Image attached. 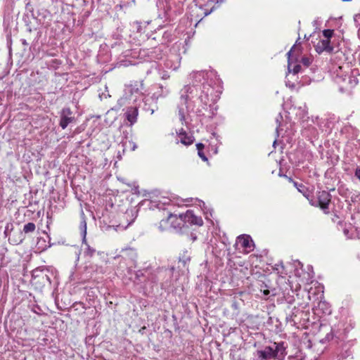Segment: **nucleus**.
Segmentation results:
<instances>
[{
    "mask_svg": "<svg viewBox=\"0 0 360 360\" xmlns=\"http://www.w3.org/2000/svg\"><path fill=\"white\" fill-rule=\"evenodd\" d=\"M23 239H24V238H20V241H19L18 243H22V240H23Z\"/></svg>",
    "mask_w": 360,
    "mask_h": 360,
    "instance_id": "nucleus-32",
    "label": "nucleus"
},
{
    "mask_svg": "<svg viewBox=\"0 0 360 360\" xmlns=\"http://www.w3.org/2000/svg\"><path fill=\"white\" fill-rule=\"evenodd\" d=\"M184 214L176 216L170 214L166 219H163L160 223V228L163 231L169 228L173 229L176 232L184 233H186L185 220L184 219Z\"/></svg>",
    "mask_w": 360,
    "mask_h": 360,
    "instance_id": "nucleus-1",
    "label": "nucleus"
},
{
    "mask_svg": "<svg viewBox=\"0 0 360 360\" xmlns=\"http://www.w3.org/2000/svg\"><path fill=\"white\" fill-rule=\"evenodd\" d=\"M338 192L340 195L345 198H349L352 202H356L357 198L360 196V193L359 191H355L354 192H352L348 188H346L345 190L339 188Z\"/></svg>",
    "mask_w": 360,
    "mask_h": 360,
    "instance_id": "nucleus-11",
    "label": "nucleus"
},
{
    "mask_svg": "<svg viewBox=\"0 0 360 360\" xmlns=\"http://www.w3.org/2000/svg\"><path fill=\"white\" fill-rule=\"evenodd\" d=\"M315 49L319 53H321L323 51L331 53L334 51V47L330 45V40L326 39L320 40L315 46Z\"/></svg>",
    "mask_w": 360,
    "mask_h": 360,
    "instance_id": "nucleus-8",
    "label": "nucleus"
},
{
    "mask_svg": "<svg viewBox=\"0 0 360 360\" xmlns=\"http://www.w3.org/2000/svg\"><path fill=\"white\" fill-rule=\"evenodd\" d=\"M318 204L315 205L312 200H309V202L311 205L319 206L320 208L326 214L328 212V205L331 201V195L326 191H321L317 193Z\"/></svg>",
    "mask_w": 360,
    "mask_h": 360,
    "instance_id": "nucleus-3",
    "label": "nucleus"
},
{
    "mask_svg": "<svg viewBox=\"0 0 360 360\" xmlns=\"http://www.w3.org/2000/svg\"><path fill=\"white\" fill-rule=\"evenodd\" d=\"M358 82L359 81L356 77L352 76L348 77V83L350 88L354 87L358 84Z\"/></svg>",
    "mask_w": 360,
    "mask_h": 360,
    "instance_id": "nucleus-23",
    "label": "nucleus"
},
{
    "mask_svg": "<svg viewBox=\"0 0 360 360\" xmlns=\"http://www.w3.org/2000/svg\"><path fill=\"white\" fill-rule=\"evenodd\" d=\"M80 228L82 230V243L86 245L84 250V254L85 256L91 257L94 255L96 252V250L91 247L87 243L86 239V223L85 220H83L81 222Z\"/></svg>",
    "mask_w": 360,
    "mask_h": 360,
    "instance_id": "nucleus-6",
    "label": "nucleus"
},
{
    "mask_svg": "<svg viewBox=\"0 0 360 360\" xmlns=\"http://www.w3.org/2000/svg\"><path fill=\"white\" fill-rule=\"evenodd\" d=\"M294 186L297 188L299 192L303 194L304 197H306L309 200V194L308 193V189L306 188L304 185L302 184H299L296 181L293 182Z\"/></svg>",
    "mask_w": 360,
    "mask_h": 360,
    "instance_id": "nucleus-15",
    "label": "nucleus"
},
{
    "mask_svg": "<svg viewBox=\"0 0 360 360\" xmlns=\"http://www.w3.org/2000/svg\"><path fill=\"white\" fill-rule=\"evenodd\" d=\"M334 30H324L323 31V35L325 39L330 40V38L333 36Z\"/></svg>",
    "mask_w": 360,
    "mask_h": 360,
    "instance_id": "nucleus-22",
    "label": "nucleus"
},
{
    "mask_svg": "<svg viewBox=\"0 0 360 360\" xmlns=\"http://www.w3.org/2000/svg\"><path fill=\"white\" fill-rule=\"evenodd\" d=\"M191 87L188 86H184L181 91V96L179 103L178 104V114L179 116L180 121L181 122L185 121V113L187 109V102L188 99V93Z\"/></svg>",
    "mask_w": 360,
    "mask_h": 360,
    "instance_id": "nucleus-2",
    "label": "nucleus"
},
{
    "mask_svg": "<svg viewBox=\"0 0 360 360\" xmlns=\"http://www.w3.org/2000/svg\"><path fill=\"white\" fill-rule=\"evenodd\" d=\"M184 219L185 220L186 232L188 230V224L197 225L199 226L203 224L202 219L200 217L195 215L193 211L192 210H187L184 214Z\"/></svg>",
    "mask_w": 360,
    "mask_h": 360,
    "instance_id": "nucleus-5",
    "label": "nucleus"
},
{
    "mask_svg": "<svg viewBox=\"0 0 360 360\" xmlns=\"http://www.w3.org/2000/svg\"><path fill=\"white\" fill-rule=\"evenodd\" d=\"M147 101H148V99H147L146 101H145V105H147Z\"/></svg>",
    "mask_w": 360,
    "mask_h": 360,
    "instance_id": "nucleus-34",
    "label": "nucleus"
},
{
    "mask_svg": "<svg viewBox=\"0 0 360 360\" xmlns=\"http://www.w3.org/2000/svg\"><path fill=\"white\" fill-rule=\"evenodd\" d=\"M46 271V269L42 268H37L32 271V281L33 283H38V279L41 278L43 274Z\"/></svg>",
    "mask_w": 360,
    "mask_h": 360,
    "instance_id": "nucleus-14",
    "label": "nucleus"
},
{
    "mask_svg": "<svg viewBox=\"0 0 360 360\" xmlns=\"http://www.w3.org/2000/svg\"><path fill=\"white\" fill-rule=\"evenodd\" d=\"M72 112L70 108H63L60 113V127L64 129L69 124L75 121V117L72 116Z\"/></svg>",
    "mask_w": 360,
    "mask_h": 360,
    "instance_id": "nucleus-4",
    "label": "nucleus"
},
{
    "mask_svg": "<svg viewBox=\"0 0 360 360\" xmlns=\"http://www.w3.org/2000/svg\"><path fill=\"white\" fill-rule=\"evenodd\" d=\"M301 63L306 67L309 66V65L311 63V58L308 57H302L301 59Z\"/></svg>",
    "mask_w": 360,
    "mask_h": 360,
    "instance_id": "nucleus-24",
    "label": "nucleus"
},
{
    "mask_svg": "<svg viewBox=\"0 0 360 360\" xmlns=\"http://www.w3.org/2000/svg\"><path fill=\"white\" fill-rule=\"evenodd\" d=\"M192 238H193V240H195L197 237L195 236H192Z\"/></svg>",
    "mask_w": 360,
    "mask_h": 360,
    "instance_id": "nucleus-29",
    "label": "nucleus"
},
{
    "mask_svg": "<svg viewBox=\"0 0 360 360\" xmlns=\"http://www.w3.org/2000/svg\"><path fill=\"white\" fill-rule=\"evenodd\" d=\"M184 134H186V133L183 129H181V130L179 133V136L181 138L182 136H184Z\"/></svg>",
    "mask_w": 360,
    "mask_h": 360,
    "instance_id": "nucleus-26",
    "label": "nucleus"
},
{
    "mask_svg": "<svg viewBox=\"0 0 360 360\" xmlns=\"http://www.w3.org/2000/svg\"><path fill=\"white\" fill-rule=\"evenodd\" d=\"M359 34H360V30H359Z\"/></svg>",
    "mask_w": 360,
    "mask_h": 360,
    "instance_id": "nucleus-36",
    "label": "nucleus"
},
{
    "mask_svg": "<svg viewBox=\"0 0 360 360\" xmlns=\"http://www.w3.org/2000/svg\"><path fill=\"white\" fill-rule=\"evenodd\" d=\"M257 356L259 360L276 359L272 345L266 346L264 349L257 350Z\"/></svg>",
    "mask_w": 360,
    "mask_h": 360,
    "instance_id": "nucleus-7",
    "label": "nucleus"
},
{
    "mask_svg": "<svg viewBox=\"0 0 360 360\" xmlns=\"http://www.w3.org/2000/svg\"><path fill=\"white\" fill-rule=\"evenodd\" d=\"M260 290L263 292V294L264 295H271V290H269V286L265 283L262 282V283L260 285Z\"/></svg>",
    "mask_w": 360,
    "mask_h": 360,
    "instance_id": "nucleus-21",
    "label": "nucleus"
},
{
    "mask_svg": "<svg viewBox=\"0 0 360 360\" xmlns=\"http://www.w3.org/2000/svg\"><path fill=\"white\" fill-rule=\"evenodd\" d=\"M28 30H29V32H31V31H32V29L30 27V28L28 29Z\"/></svg>",
    "mask_w": 360,
    "mask_h": 360,
    "instance_id": "nucleus-35",
    "label": "nucleus"
},
{
    "mask_svg": "<svg viewBox=\"0 0 360 360\" xmlns=\"http://www.w3.org/2000/svg\"><path fill=\"white\" fill-rule=\"evenodd\" d=\"M139 110L136 107H129L125 112L127 120L129 122L130 125L134 124L137 121Z\"/></svg>",
    "mask_w": 360,
    "mask_h": 360,
    "instance_id": "nucleus-10",
    "label": "nucleus"
},
{
    "mask_svg": "<svg viewBox=\"0 0 360 360\" xmlns=\"http://www.w3.org/2000/svg\"><path fill=\"white\" fill-rule=\"evenodd\" d=\"M21 42L22 44L25 46H28V43L27 42V41L25 39H21Z\"/></svg>",
    "mask_w": 360,
    "mask_h": 360,
    "instance_id": "nucleus-27",
    "label": "nucleus"
},
{
    "mask_svg": "<svg viewBox=\"0 0 360 360\" xmlns=\"http://www.w3.org/2000/svg\"><path fill=\"white\" fill-rule=\"evenodd\" d=\"M144 110H149L150 109H149V108H146V107L145 106V107H144Z\"/></svg>",
    "mask_w": 360,
    "mask_h": 360,
    "instance_id": "nucleus-33",
    "label": "nucleus"
},
{
    "mask_svg": "<svg viewBox=\"0 0 360 360\" xmlns=\"http://www.w3.org/2000/svg\"><path fill=\"white\" fill-rule=\"evenodd\" d=\"M160 272H167V269H164V268H161L159 270Z\"/></svg>",
    "mask_w": 360,
    "mask_h": 360,
    "instance_id": "nucleus-28",
    "label": "nucleus"
},
{
    "mask_svg": "<svg viewBox=\"0 0 360 360\" xmlns=\"http://www.w3.org/2000/svg\"><path fill=\"white\" fill-rule=\"evenodd\" d=\"M301 313L302 314L303 311H300L299 309H296V308L293 309V311L292 312V314L286 317V320L288 322H290L292 325H295L297 323L296 318L297 316V313Z\"/></svg>",
    "mask_w": 360,
    "mask_h": 360,
    "instance_id": "nucleus-16",
    "label": "nucleus"
},
{
    "mask_svg": "<svg viewBox=\"0 0 360 360\" xmlns=\"http://www.w3.org/2000/svg\"><path fill=\"white\" fill-rule=\"evenodd\" d=\"M155 110L154 109H150V114H153Z\"/></svg>",
    "mask_w": 360,
    "mask_h": 360,
    "instance_id": "nucleus-31",
    "label": "nucleus"
},
{
    "mask_svg": "<svg viewBox=\"0 0 360 360\" xmlns=\"http://www.w3.org/2000/svg\"><path fill=\"white\" fill-rule=\"evenodd\" d=\"M354 176L360 181V168L357 167L354 171Z\"/></svg>",
    "mask_w": 360,
    "mask_h": 360,
    "instance_id": "nucleus-25",
    "label": "nucleus"
},
{
    "mask_svg": "<svg viewBox=\"0 0 360 360\" xmlns=\"http://www.w3.org/2000/svg\"><path fill=\"white\" fill-rule=\"evenodd\" d=\"M238 240L240 245L245 249H250L253 246V240L250 236H240Z\"/></svg>",
    "mask_w": 360,
    "mask_h": 360,
    "instance_id": "nucleus-13",
    "label": "nucleus"
},
{
    "mask_svg": "<svg viewBox=\"0 0 360 360\" xmlns=\"http://www.w3.org/2000/svg\"><path fill=\"white\" fill-rule=\"evenodd\" d=\"M36 229V225L33 222H29L24 225L23 232L25 234H29L34 232Z\"/></svg>",
    "mask_w": 360,
    "mask_h": 360,
    "instance_id": "nucleus-18",
    "label": "nucleus"
},
{
    "mask_svg": "<svg viewBox=\"0 0 360 360\" xmlns=\"http://www.w3.org/2000/svg\"><path fill=\"white\" fill-rule=\"evenodd\" d=\"M196 148L198 150V156L203 160V161H207V158L203 152V149L205 148V145L202 143H198L196 144Z\"/></svg>",
    "mask_w": 360,
    "mask_h": 360,
    "instance_id": "nucleus-17",
    "label": "nucleus"
},
{
    "mask_svg": "<svg viewBox=\"0 0 360 360\" xmlns=\"http://www.w3.org/2000/svg\"><path fill=\"white\" fill-rule=\"evenodd\" d=\"M295 45L291 48V49L287 53L288 56V69L289 72H292L294 75L300 72L301 70V65L300 64L295 65L293 68L291 70V66L292 64V53L293 49H295Z\"/></svg>",
    "mask_w": 360,
    "mask_h": 360,
    "instance_id": "nucleus-12",
    "label": "nucleus"
},
{
    "mask_svg": "<svg viewBox=\"0 0 360 360\" xmlns=\"http://www.w3.org/2000/svg\"><path fill=\"white\" fill-rule=\"evenodd\" d=\"M272 347L276 357V359L281 360L286 355V348L287 347L285 345L284 342H274L272 345Z\"/></svg>",
    "mask_w": 360,
    "mask_h": 360,
    "instance_id": "nucleus-9",
    "label": "nucleus"
},
{
    "mask_svg": "<svg viewBox=\"0 0 360 360\" xmlns=\"http://www.w3.org/2000/svg\"><path fill=\"white\" fill-rule=\"evenodd\" d=\"M194 141V138L192 136L184 134L180 139V142L185 146H190Z\"/></svg>",
    "mask_w": 360,
    "mask_h": 360,
    "instance_id": "nucleus-19",
    "label": "nucleus"
},
{
    "mask_svg": "<svg viewBox=\"0 0 360 360\" xmlns=\"http://www.w3.org/2000/svg\"><path fill=\"white\" fill-rule=\"evenodd\" d=\"M48 270L43 274V276L38 279V283L45 285L46 283L51 284V281L49 275L47 274Z\"/></svg>",
    "mask_w": 360,
    "mask_h": 360,
    "instance_id": "nucleus-20",
    "label": "nucleus"
},
{
    "mask_svg": "<svg viewBox=\"0 0 360 360\" xmlns=\"http://www.w3.org/2000/svg\"><path fill=\"white\" fill-rule=\"evenodd\" d=\"M174 268H172L171 270L169 271V274L172 275V271H173Z\"/></svg>",
    "mask_w": 360,
    "mask_h": 360,
    "instance_id": "nucleus-30",
    "label": "nucleus"
}]
</instances>
